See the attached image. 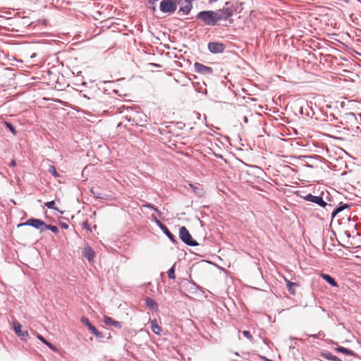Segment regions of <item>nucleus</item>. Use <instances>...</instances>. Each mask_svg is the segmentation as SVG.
<instances>
[{
  "label": "nucleus",
  "mask_w": 361,
  "mask_h": 361,
  "mask_svg": "<svg viewBox=\"0 0 361 361\" xmlns=\"http://www.w3.org/2000/svg\"><path fill=\"white\" fill-rule=\"evenodd\" d=\"M217 13L216 11H203L199 12L196 18L200 20L204 25L207 26H214L216 25L219 21Z\"/></svg>",
  "instance_id": "obj_1"
},
{
  "label": "nucleus",
  "mask_w": 361,
  "mask_h": 361,
  "mask_svg": "<svg viewBox=\"0 0 361 361\" xmlns=\"http://www.w3.org/2000/svg\"><path fill=\"white\" fill-rule=\"evenodd\" d=\"M234 6L230 2H226L225 6L221 8L216 11L217 13L219 21L228 20L230 23H233V19H229L234 13Z\"/></svg>",
  "instance_id": "obj_2"
},
{
  "label": "nucleus",
  "mask_w": 361,
  "mask_h": 361,
  "mask_svg": "<svg viewBox=\"0 0 361 361\" xmlns=\"http://www.w3.org/2000/svg\"><path fill=\"white\" fill-rule=\"evenodd\" d=\"M178 5L182 6L178 1L162 0L160 2L159 9L163 13L171 15L175 13Z\"/></svg>",
  "instance_id": "obj_3"
},
{
  "label": "nucleus",
  "mask_w": 361,
  "mask_h": 361,
  "mask_svg": "<svg viewBox=\"0 0 361 361\" xmlns=\"http://www.w3.org/2000/svg\"><path fill=\"white\" fill-rule=\"evenodd\" d=\"M179 237L180 240L186 245L190 246H196L198 243L193 240L188 230L185 226H181L179 229Z\"/></svg>",
  "instance_id": "obj_4"
},
{
  "label": "nucleus",
  "mask_w": 361,
  "mask_h": 361,
  "mask_svg": "<svg viewBox=\"0 0 361 361\" xmlns=\"http://www.w3.org/2000/svg\"><path fill=\"white\" fill-rule=\"evenodd\" d=\"M45 224L46 223L44 221L40 219L32 218L27 220L25 223L19 224L18 226H30L35 228L39 229L40 231L42 232L44 231Z\"/></svg>",
  "instance_id": "obj_5"
},
{
  "label": "nucleus",
  "mask_w": 361,
  "mask_h": 361,
  "mask_svg": "<svg viewBox=\"0 0 361 361\" xmlns=\"http://www.w3.org/2000/svg\"><path fill=\"white\" fill-rule=\"evenodd\" d=\"M81 322L86 326L89 330L97 338H102L103 334L98 331L93 325L91 324L89 319L86 317L81 318Z\"/></svg>",
  "instance_id": "obj_6"
},
{
  "label": "nucleus",
  "mask_w": 361,
  "mask_h": 361,
  "mask_svg": "<svg viewBox=\"0 0 361 361\" xmlns=\"http://www.w3.org/2000/svg\"><path fill=\"white\" fill-rule=\"evenodd\" d=\"M194 68L195 71L200 74L212 75L213 73V69L211 67L204 66L198 62L195 63Z\"/></svg>",
  "instance_id": "obj_7"
},
{
  "label": "nucleus",
  "mask_w": 361,
  "mask_h": 361,
  "mask_svg": "<svg viewBox=\"0 0 361 361\" xmlns=\"http://www.w3.org/2000/svg\"><path fill=\"white\" fill-rule=\"evenodd\" d=\"M303 199L306 201L314 202L322 207H325L326 206L328 205L327 203L326 202H324L323 198L320 196H314L312 194H308V195L304 196Z\"/></svg>",
  "instance_id": "obj_8"
},
{
  "label": "nucleus",
  "mask_w": 361,
  "mask_h": 361,
  "mask_svg": "<svg viewBox=\"0 0 361 361\" xmlns=\"http://www.w3.org/2000/svg\"><path fill=\"white\" fill-rule=\"evenodd\" d=\"M225 47V45L221 42H211L208 43L209 51L214 54L222 53Z\"/></svg>",
  "instance_id": "obj_9"
},
{
  "label": "nucleus",
  "mask_w": 361,
  "mask_h": 361,
  "mask_svg": "<svg viewBox=\"0 0 361 361\" xmlns=\"http://www.w3.org/2000/svg\"><path fill=\"white\" fill-rule=\"evenodd\" d=\"M13 329H14V331L15 333L19 336L20 337V338L22 340H26L27 338L29 336V334H28V332L27 331H22L21 329H22V325L15 321L13 322Z\"/></svg>",
  "instance_id": "obj_10"
},
{
  "label": "nucleus",
  "mask_w": 361,
  "mask_h": 361,
  "mask_svg": "<svg viewBox=\"0 0 361 361\" xmlns=\"http://www.w3.org/2000/svg\"><path fill=\"white\" fill-rule=\"evenodd\" d=\"M155 222L157 225L160 228V229L165 233V235L172 241L173 243H176V240L175 236L170 232L168 228L163 224L159 220L157 219H155Z\"/></svg>",
  "instance_id": "obj_11"
},
{
  "label": "nucleus",
  "mask_w": 361,
  "mask_h": 361,
  "mask_svg": "<svg viewBox=\"0 0 361 361\" xmlns=\"http://www.w3.org/2000/svg\"><path fill=\"white\" fill-rule=\"evenodd\" d=\"M82 254L89 262L93 261L96 255L95 252L93 250V249L88 245L84 247Z\"/></svg>",
  "instance_id": "obj_12"
},
{
  "label": "nucleus",
  "mask_w": 361,
  "mask_h": 361,
  "mask_svg": "<svg viewBox=\"0 0 361 361\" xmlns=\"http://www.w3.org/2000/svg\"><path fill=\"white\" fill-rule=\"evenodd\" d=\"M104 322L105 323L106 325L108 326H114L117 329L122 328V324L121 322L114 320L111 317L109 316H104Z\"/></svg>",
  "instance_id": "obj_13"
},
{
  "label": "nucleus",
  "mask_w": 361,
  "mask_h": 361,
  "mask_svg": "<svg viewBox=\"0 0 361 361\" xmlns=\"http://www.w3.org/2000/svg\"><path fill=\"white\" fill-rule=\"evenodd\" d=\"M152 331L157 335H160L162 331L161 327L158 324L157 319L149 320Z\"/></svg>",
  "instance_id": "obj_14"
},
{
  "label": "nucleus",
  "mask_w": 361,
  "mask_h": 361,
  "mask_svg": "<svg viewBox=\"0 0 361 361\" xmlns=\"http://www.w3.org/2000/svg\"><path fill=\"white\" fill-rule=\"evenodd\" d=\"M145 305L148 308L153 310L155 312L158 310V304L149 297L145 298Z\"/></svg>",
  "instance_id": "obj_15"
},
{
  "label": "nucleus",
  "mask_w": 361,
  "mask_h": 361,
  "mask_svg": "<svg viewBox=\"0 0 361 361\" xmlns=\"http://www.w3.org/2000/svg\"><path fill=\"white\" fill-rule=\"evenodd\" d=\"M37 338L40 340L42 343H44L46 345H47L51 350H52L54 352H57L58 349L52 345L51 343L47 341L42 336L37 335Z\"/></svg>",
  "instance_id": "obj_16"
},
{
  "label": "nucleus",
  "mask_w": 361,
  "mask_h": 361,
  "mask_svg": "<svg viewBox=\"0 0 361 361\" xmlns=\"http://www.w3.org/2000/svg\"><path fill=\"white\" fill-rule=\"evenodd\" d=\"M322 277L324 279L326 280V281L327 283H329L331 286H334V287H337L338 286V284L336 282L335 279L334 278H332L331 276L328 275V274H322Z\"/></svg>",
  "instance_id": "obj_17"
},
{
  "label": "nucleus",
  "mask_w": 361,
  "mask_h": 361,
  "mask_svg": "<svg viewBox=\"0 0 361 361\" xmlns=\"http://www.w3.org/2000/svg\"><path fill=\"white\" fill-rule=\"evenodd\" d=\"M90 192L96 198H98V199H104L105 198L106 195L100 192L98 190V188H92L90 190Z\"/></svg>",
  "instance_id": "obj_18"
},
{
  "label": "nucleus",
  "mask_w": 361,
  "mask_h": 361,
  "mask_svg": "<svg viewBox=\"0 0 361 361\" xmlns=\"http://www.w3.org/2000/svg\"><path fill=\"white\" fill-rule=\"evenodd\" d=\"M349 206L347 204H345L342 206L338 207L334 209L331 213V218H334L338 213L342 212L344 209L348 208Z\"/></svg>",
  "instance_id": "obj_19"
},
{
  "label": "nucleus",
  "mask_w": 361,
  "mask_h": 361,
  "mask_svg": "<svg viewBox=\"0 0 361 361\" xmlns=\"http://www.w3.org/2000/svg\"><path fill=\"white\" fill-rule=\"evenodd\" d=\"M336 350L338 352H340L341 353H343V354H345V355H354L355 353L353 350H350V349H348V348H345L344 347H342V346H339L336 348Z\"/></svg>",
  "instance_id": "obj_20"
},
{
  "label": "nucleus",
  "mask_w": 361,
  "mask_h": 361,
  "mask_svg": "<svg viewBox=\"0 0 361 361\" xmlns=\"http://www.w3.org/2000/svg\"><path fill=\"white\" fill-rule=\"evenodd\" d=\"M45 230H50L51 231H52L54 233H57L59 232V228L57 226H53V225H47V224H45V226L44 228V231H45Z\"/></svg>",
  "instance_id": "obj_21"
},
{
  "label": "nucleus",
  "mask_w": 361,
  "mask_h": 361,
  "mask_svg": "<svg viewBox=\"0 0 361 361\" xmlns=\"http://www.w3.org/2000/svg\"><path fill=\"white\" fill-rule=\"evenodd\" d=\"M168 276L171 279H175V265H173L167 272Z\"/></svg>",
  "instance_id": "obj_22"
},
{
  "label": "nucleus",
  "mask_w": 361,
  "mask_h": 361,
  "mask_svg": "<svg viewBox=\"0 0 361 361\" xmlns=\"http://www.w3.org/2000/svg\"><path fill=\"white\" fill-rule=\"evenodd\" d=\"M4 124L5 126L11 130V132L13 134V135H16L17 133V131L16 130V128L15 127L10 123L7 122V121H5L4 122Z\"/></svg>",
  "instance_id": "obj_23"
},
{
  "label": "nucleus",
  "mask_w": 361,
  "mask_h": 361,
  "mask_svg": "<svg viewBox=\"0 0 361 361\" xmlns=\"http://www.w3.org/2000/svg\"><path fill=\"white\" fill-rule=\"evenodd\" d=\"M190 187L192 188L195 193H196L197 195L201 196L202 194V189L200 187L194 186L192 184H190Z\"/></svg>",
  "instance_id": "obj_24"
},
{
  "label": "nucleus",
  "mask_w": 361,
  "mask_h": 361,
  "mask_svg": "<svg viewBox=\"0 0 361 361\" xmlns=\"http://www.w3.org/2000/svg\"><path fill=\"white\" fill-rule=\"evenodd\" d=\"M48 171L51 175H53L54 177H59V176L58 172L56 171V168L54 166H52V165L49 166V168L48 169Z\"/></svg>",
  "instance_id": "obj_25"
},
{
  "label": "nucleus",
  "mask_w": 361,
  "mask_h": 361,
  "mask_svg": "<svg viewBox=\"0 0 361 361\" xmlns=\"http://www.w3.org/2000/svg\"><path fill=\"white\" fill-rule=\"evenodd\" d=\"M45 206L48 207L49 209H56L55 207V202L54 201H50L45 203Z\"/></svg>",
  "instance_id": "obj_26"
},
{
  "label": "nucleus",
  "mask_w": 361,
  "mask_h": 361,
  "mask_svg": "<svg viewBox=\"0 0 361 361\" xmlns=\"http://www.w3.org/2000/svg\"><path fill=\"white\" fill-rule=\"evenodd\" d=\"M326 358L333 361H341L338 357L333 355L331 354H329L326 356Z\"/></svg>",
  "instance_id": "obj_27"
},
{
  "label": "nucleus",
  "mask_w": 361,
  "mask_h": 361,
  "mask_svg": "<svg viewBox=\"0 0 361 361\" xmlns=\"http://www.w3.org/2000/svg\"><path fill=\"white\" fill-rule=\"evenodd\" d=\"M243 334L245 337H246L249 340L252 339V334H250V332L249 331H243Z\"/></svg>",
  "instance_id": "obj_28"
},
{
  "label": "nucleus",
  "mask_w": 361,
  "mask_h": 361,
  "mask_svg": "<svg viewBox=\"0 0 361 361\" xmlns=\"http://www.w3.org/2000/svg\"><path fill=\"white\" fill-rule=\"evenodd\" d=\"M296 286H297V284L295 283H292L290 281H288L287 282L288 288L289 291H290V292H291V290H292V287Z\"/></svg>",
  "instance_id": "obj_29"
},
{
  "label": "nucleus",
  "mask_w": 361,
  "mask_h": 361,
  "mask_svg": "<svg viewBox=\"0 0 361 361\" xmlns=\"http://www.w3.org/2000/svg\"><path fill=\"white\" fill-rule=\"evenodd\" d=\"M143 207H147V208H150L152 209H154V210H156L157 211V209L154 207V205L151 204H149V203H147V204H143Z\"/></svg>",
  "instance_id": "obj_30"
},
{
  "label": "nucleus",
  "mask_w": 361,
  "mask_h": 361,
  "mask_svg": "<svg viewBox=\"0 0 361 361\" xmlns=\"http://www.w3.org/2000/svg\"><path fill=\"white\" fill-rule=\"evenodd\" d=\"M159 0H147V3L149 5H154Z\"/></svg>",
  "instance_id": "obj_31"
},
{
  "label": "nucleus",
  "mask_w": 361,
  "mask_h": 361,
  "mask_svg": "<svg viewBox=\"0 0 361 361\" xmlns=\"http://www.w3.org/2000/svg\"><path fill=\"white\" fill-rule=\"evenodd\" d=\"M16 161L14 159L11 160V161L9 164V166L11 167H13V166H16Z\"/></svg>",
  "instance_id": "obj_32"
},
{
  "label": "nucleus",
  "mask_w": 361,
  "mask_h": 361,
  "mask_svg": "<svg viewBox=\"0 0 361 361\" xmlns=\"http://www.w3.org/2000/svg\"><path fill=\"white\" fill-rule=\"evenodd\" d=\"M83 226L86 229H90V226H89V224H88V223L87 221L83 223Z\"/></svg>",
  "instance_id": "obj_33"
},
{
  "label": "nucleus",
  "mask_w": 361,
  "mask_h": 361,
  "mask_svg": "<svg viewBox=\"0 0 361 361\" xmlns=\"http://www.w3.org/2000/svg\"><path fill=\"white\" fill-rule=\"evenodd\" d=\"M61 227H62V228H68V225H67V224H61Z\"/></svg>",
  "instance_id": "obj_34"
},
{
  "label": "nucleus",
  "mask_w": 361,
  "mask_h": 361,
  "mask_svg": "<svg viewBox=\"0 0 361 361\" xmlns=\"http://www.w3.org/2000/svg\"><path fill=\"white\" fill-rule=\"evenodd\" d=\"M310 336L313 338H317V336L316 334L310 335Z\"/></svg>",
  "instance_id": "obj_35"
}]
</instances>
